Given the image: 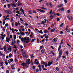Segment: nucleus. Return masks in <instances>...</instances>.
I'll list each match as a JSON object with an SVG mask.
<instances>
[{
  "instance_id": "1",
  "label": "nucleus",
  "mask_w": 73,
  "mask_h": 73,
  "mask_svg": "<svg viewBox=\"0 0 73 73\" xmlns=\"http://www.w3.org/2000/svg\"><path fill=\"white\" fill-rule=\"evenodd\" d=\"M62 50H60L59 51V58H60L61 57V55L62 54Z\"/></svg>"
},
{
  "instance_id": "2",
  "label": "nucleus",
  "mask_w": 73,
  "mask_h": 73,
  "mask_svg": "<svg viewBox=\"0 0 73 73\" xmlns=\"http://www.w3.org/2000/svg\"><path fill=\"white\" fill-rule=\"evenodd\" d=\"M30 59H28V60H27L26 61V63L28 65H29L30 64Z\"/></svg>"
},
{
  "instance_id": "3",
  "label": "nucleus",
  "mask_w": 73,
  "mask_h": 73,
  "mask_svg": "<svg viewBox=\"0 0 73 73\" xmlns=\"http://www.w3.org/2000/svg\"><path fill=\"white\" fill-rule=\"evenodd\" d=\"M52 64H53V62L52 61L50 62H48V63L47 66H49L50 65H52Z\"/></svg>"
},
{
  "instance_id": "4",
  "label": "nucleus",
  "mask_w": 73,
  "mask_h": 73,
  "mask_svg": "<svg viewBox=\"0 0 73 73\" xmlns=\"http://www.w3.org/2000/svg\"><path fill=\"white\" fill-rule=\"evenodd\" d=\"M20 11L21 12H22V13H23V14H24V10L23 9V8L21 7Z\"/></svg>"
},
{
  "instance_id": "5",
  "label": "nucleus",
  "mask_w": 73,
  "mask_h": 73,
  "mask_svg": "<svg viewBox=\"0 0 73 73\" xmlns=\"http://www.w3.org/2000/svg\"><path fill=\"white\" fill-rule=\"evenodd\" d=\"M25 38H21V41L22 42H25Z\"/></svg>"
},
{
  "instance_id": "6",
  "label": "nucleus",
  "mask_w": 73,
  "mask_h": 73,
  "mask_svg": "<svg viewBox=\"0 0 73 73\" xmlns=\"http://www.w3.org/2000/svg\"><path fill=\"white\" fill-rule=\"evenodd\" d=\"M23 57H24V58H25V57H27V56H26V52H24L23 54Z\"/></svg>"
},
{
  "instance_id": "7",
  "label": "nucleus",
  "mask_w": 73,
  "mask_h": 73,
  "mask_svg": "<svg viewBox=\"0 0 73 73\" xmlns=\"http://www.w3.org/2000/svg\"><path fill=\"white\" fill-rule=\"evenodd\" d=\"M10 40V38H6V41L7 42H9V40Z\"/></svg>"
},
{
  "instance_id": "8",
  "label": "nucleus",
  "mask_w": 73,
  "mask_h": 73,
  "mask_svg": "<svg viewBox=\"0 0 73 73\" xmlns=\"http://www.w3.org/2000/svg\"><path fill=\"white\" fill-rule=\"evenodd\" d=\"M38 67L39 68V69L40 72H41V66L40 65V64H39L38 66Z\"/></svg>"
},
{
  "instance_id": "9",
  "label": "nucleus",
  "mask_w": 73,
  "mask_h": 73,
  "mask_svg": "<svg viewBox=\"0 0 73 73\" xmlns=\"http://www.w3.org/2000/svg\"><path fill=\"white\" fill-rule=\"evenodd\" d=\"M21 35L20 36H24L25 35V33L24 32H22L20 33Z\"/></svg>"
},
{
  "instance_id": "10",
  "label": "nucleus",
  "mask_w": 73,
  "mask_h": 73,
  "mask_svg": "<svg viewBox=\"0 0 73 73\" xmlns=\"http://www.w3.org/2000/svg\"><path fill=\"white\" fill-rule=\"evenodd\" d=\"M4 50L5 52H7V47H6V46L5 45L4 46Z\"/></svg>"
},
{
  "instance_id": "11",
  "label": "nucleus",
  "mask_w": 73,
  "mask_h": 73,
  "mask_svg": "<svg viewBox=\"0 0 73 73\" xmlns=\"http://www.w3.org/2000/svg\"><path fill=\"white\" fill-rule=\"evenodd\" d=\"M6 11L7 12V14H11L12 13V12H11V11Z\"/></svg>"
},
{
  "instance_id": "12",
  "label": "nucleus",
  "mask_w": 73,
  "mask_h": 73,
  "mask_svg": "<svg viewBox=\"0 0 73 73\" xmlns=\"http://www.w3.org/2000/svg\"><path fill=\"white\" fill-rule=\"evenodd\" d=\"M61 45H60L59 46L58 48V51H60V49H61Z\"/></svg>"
},
{
  "instance_id": "13",
  "label": "nucleus",
  "mask_w": 73,
  "mask_h": 73,
  "mask_svg": "<svg viewBox=\"0 0 73 73\" xmlns=\"http://www.w3.org/2000/svg\"><path fill=\"white\" fill-rule=\"evenodd\" d=\"M35 64V65H38L39 64V62L38 61H37L36 62H34Z\"/></svg>"
},
{
  "instance_id": "14",
  "label": "nucleus",
  "mask_w": 73,
  "mask_h": 73,
  "mask_svg": "<svg viewBox=\"0 0 73 73\" xmlns=\"http://www.w3.org/2000/svg\"><path fill=\"white\" fill-rule=\"evenodd\" d=\"M7 50H10V52H11V51L12 50V49L11 48V47H10L8 48L7 49Z\"/></svg>"
},
{
  "instance_id": "15",
  "label": "nucleus",
  "mask_w": 73,
  "mask_h": 73,
  "mask_svg": "<svg viewBox=\"0 0 73 73\" xmlns=\"http://www.w3.org/2000/svg\"><path fill=\"white\" fill-rule=\"evenodd\" d=\"M56 41H57V40H56V38H54L52 40L53 42H55Z\"/></svg>"
},
{
  "instance_id": "16",
  "label": "nucleus",
  "mask_w": 73,
  "mask_h": 73,
  "mask_svg": "<svg viewBox=\"0 0 73 73\" xmlns=\"http://www.w3.org/2000/svg\"><path fill=\"white\" fill-rule=\"evenodd\" d=\"M4 63H3V62H1L0 63V66H2L3 65Z\"/></svg>"
},
{
  "instance_id": "17",
  "label": "nucleus",
  "mask_w": 73,
  "mask_h": 73,
  "mask_svg": "<svg viewBox=\"0 0 73 73\" xmlns=\"http://www.w3.org/2000/svg\"><path fill=\"white\" fill-rule=\"evenodd\" d=\"M25 38H26L25 39V40L26 41V40H29V38L28 37H25Z\"/></svg>"
},
{
  "instance_id": "18",
  "label": "nucleus",
  "mask_w": 73,
  "mask_h": 73,
  "mask_svg": "<svg viewBox=\"0 0 73 73\" xmlns=\"http://www.w3.org/2000/svg\"><path fill=\"white\" fill-rule=\"evenodd\" d=\"M68 28H69V27L68 26H67L66 27V30L67 32H70V31H68Z\"/></svg>"
},
{
  "instance_id": "19",
  "label": "nucleus",
  "mask_w": 73,
  "mask_h": 73,
  "mask_svg": "<svg viewBox=\"0 0 73 73\" xmlns=\"http://www.w3.org/2000/svg\"><path fill=\"white\" fill-rule=\"evenodd\" d=\"M21 65L22 66H25V65H26V64L24 63H22L21 64Z\"/></svg>"
},
{
  "instance_id": "20",
  "label": "nucleus",
  "mask_w": 73,
  "mask_h": 73,
  "mask_svg": "<svg viewBox=\"0 0 73 73\" xmlns=\"http://www.w3.org/2000/svg\"><path fill=\"white\" fill-rule=\"evenodd\" d=\"M37 32L38 33H40L42 34L43 33H42V30H40V31H38Z\"/></svg>"
},
{
  "instance_id": "21",
  "label": "nucleus",
  "mask_w": 73,
  "mask_h": 73,
  "mask_svg": "<svg viewBox=\"0 0 73 73\" xmlns=\"http://www.w3.org/2000/svg\"><path fill=\"white\" fill-rule=\"evenodd\" d=\"M1 37H5L6 35L5 34L4 35L3 34H1Z\"/></svg>"
},
{
  "instance_id": "22",
  "label": "nucleus",
  "mask_w": 73,
  "mask_h": 73,
  "mask_svg": "<svg viewBox=\"0 0 73 73\" xmlns=\"http://www.w3.org/2000/svg\"><path fill=\"white\" fill-rule=\"evenodd\" d=\"M33 55H34V54H31L30 55L31 56V58H33L34 57V56H33Z\"/></svg>"
},
{
  "instance_id": "23",
  "label": "nucleus",
  "mask_w": 73,
  "mask_h": 73,
  "mask_svg": "<svg viewBox=\"0 0 73 73\" xmlns=\"http://www.w3.org/2000/svg\"><path fill=\"white\" fill-rule=\"evenodd\" d=\"M11 5H13L14 7H16V5L15 3H12Z\"/></svg>"
},
{
  "instance_id": "24",
  "label": "nucleus",
  "mask_w": 73,
  "mask_h": 73,
  "mask_svg": "<svg viewBox=\"0 0 73 73\" xmlns=\"http://www.w3.org/2000/svg\"><path fill=\"white\" fill-rule=\"evenodd\" d=\"M55 30V29H52L51 30V32H54V31Z\"/></svg>"
},
{
  "instance_id": "25",
  "label": "nucleus",
  "mask_w": 73,
  "mask_h": 73,
  "mask_svg": "<svg viewBox=\"0 0 73 73\" xmlns=\"http://www.w3.org/2000/svg\"><path fill=\"white\" fill-rule=\"evenodd\" d=\"M12 27H13L15 26V22H13L12 23Z\"/></svg>"
},
{
  "instance_id": "26",
  "label": "nucleus",
  "mask_w": 73,
  "mask_h": 73,
  "mask_svg": "<svg viewBox=\"0 0 73 73\" xmlns=\"http://www.w3.org/2000/svg\"><path fill=\"white\" fill-rule=\"evenodd\" d=\"M40 12H41V13H44L45 11H44L42 10L41 9V10H40Z\"/></svg>"
},
{
  "instance_id": "27",
  "label": "nucleus",
  "mask_w": 73,
  "mask_h": 73,
  "mask_svg": "<svg viewBox=\"0 0 73 73\" xmlns=\"http://www.w3.org/2000/svg\"><path fill=\"white\" fill-rule=\"evenodd\" d=\"M9 60L11 62H12L13 61V59H9Z\"/></svg>"
},
{
  "instance_id": "28",
  "label": "nucleus",
  "mask_w": 73,
  "mask_h": 73,
  "mask_svg": "<svg viewBox=\"0 0 73 73\" xmlns=\"http://www.w3.org/2000/svg\"><path fill=\"white\" fill-rule=\"evenodd\" d=\"M56 69L57 71H58V70H59V68H58V67H56Z\"/></svg>"
},
{
  "instance_id": "29",
  "label": "nucleus",
  "mask_w": 73,
  "mask_h": 73,
  "mask_svg": "<svg viewBox=\"0 0 73 73\" xmlns=\"http://www.w3.org/2000/svg\"><path fill=\"white\" fill-rule=\"evenodd\" d=\"M15 24L16 27H17V26H18V25H19V24H18V23L17 22H16L15 23Z\"/></svg>"
},
{
  "instance_id": "30",
  "label": "nucleus",
  "mask_w": 73,
  "mask_h": 73,
  "mask_svg": "<svg viewBox=\"0 0 73 73\" xmlns=\"http://www.w3.org/2000/svg\"><path fill=\"white\" fill-rule=\"evenodd\" d=\"M32 36H33V33H31V35L30 36L31 38H33V37H32Z\"/></svg>"
},
{
  "instance_id": "31",
  "label": "nucleus",
  "mask_w": 73,
  "mask_h": 73,
  "mask_svg": "<svg viewBox=\"0 0 73 73\" xmlns=\"http://www.w3.org/2000/svg\"><path fill=\"white\" fill-rule=\"evenodd\" d=\"M62 5H63L62 4L59 5H58V7H62Z\"/></svg>"
},
{
  "instance_id": "32",
  "label": "nucleus",
  "mask_w": 73,
  "mask_h": 73,
  "mask_svg": "<svg viewBox=\"0 0 73 73\" xmlns=\"http://www.w3.org/2000/svg\"><path fill=\"white\" fill-rule=\"evenodd\" d=\"M66 54L67 56H68V54H69V52L68 51H66Z\"/></svg>"
},
{
  "instance_id": "33",
  "label": "nucleus",
  "mask_w": 73,
  "mask_h": 73,
  "mask_svg": "<svg viewBox=\"0 0 73 73\" xmlns=\"http://www.w3.org/2000/svg\"><path fill=\"white\" fill-rule=\"evenodd\" d=\"M16 13H18V14H19V13H20V11H19V10H18L17 11Z\"/></svg>"
},
{
  "instance_id": "34",
  "label": "nucleus",
  "mask_w": 73,
  "mask_h": 73,
  "mask_svg": "<svg viewBox=\"0 0 73 73\" xmlns=\"http://www.w3.org/2000/svg\"><path fill=\"white\" fill-rule=\"evenodd\" d=\"M14 40H16V35H14Z\"/></svg>"
},
{
  "instance_id": "35",
  "label": "nucleus",
  "mask_w": 73,
  "mask_h": 73,
  "mask_svg": "<svg viewBox=\"0 0 73 73\" xmlns=\"http://www.w3.org/2000/svg\"><path fill=\"white\" fill-rule=\"evenodd\" d=\"M50 19H53V16H52V15H50Z\"/></svg>"
},
{
  "instance_id": "36",
  "label": "nucleus",
  "mask_w": 73,
  "mask_h": 73,
  "mask_svg": "<svg viewBox=\"0 0 73 73\" xmlns=\"http://www.w3.org/2000/svg\"><path fill=\"white\" fill-rule=\"evenodd\" d=\"M35 39H32L31 40V42H34V41H35Z\"/></svg>"
},
{
  "instance_id": "37",
  "label": "nucleus",
  "mask_w": 73,
  "mask_h": 73,
  "mask_svg": "<svg viewBox=\"0 0 73 73\" xmlns=\"http://www.w3.org/2000/svg\"><path fill=\"white\" fill-rule=\"evenodd\" d=\"M5 63L6 65H7L8 64V62L7 61H5Z\"/></svg>"
},
{
  "instance_id": "38",
  "label": "nucleus",
  "mask_w": 73,
  "mask_h": 73,
  "mask_svg": "<svg viewBox=\"0 0 73 73\" xmlns=\"http://www.w3.org/2000/svg\"><path fill=\"white\" fill-rule=\"evenodd\" d=\"M40 8H41V9H44V10H46V8H45L44 7H40Z\"/></svg>"
},
{
  "instance_id": "39",
  "label": "nucleus",
  "mask_w": 73,
  "mask_h": 73,
  "mask_svg": "<svg viewBox=\"0 0 73 73\" xmlns=\"http://www.w3.org/2000/svg\"><path fill=\"white\" fill-rule=\"evenodd\" d=\"M6 73H9V71L8 70H7L6 71Z\"/></svg>"
},
{
  "instance_id": "40",
  "label": "nucleus",
  "mask_w": 73,
  "mask_h": 73,
  "mask_svg": "<svg viewBox=\"0 0 73 73\" xmlns=\"http://www.w3.org/2000/svg\"><path fill=\"white\" fill-rule=\"evenodd\" d=\"M42 48H43V46H40V49H42Z\"/></svg>"
},
{
  "instance_id": "41",
  "label": "nucleus",
  "mask_w": 73,
  "mask_h": 73,
  "mask_svg": "<svg viewBox=\"0 0 73 73\" xmlns=\"http://www.w3.org/2000/svg\"><path fill=\"white\" fill-rule=\"evenodd\" d=\"M12 56V54L10 53L9 54V57H11Z\"/></svg>"
},
{
  "instance_id": "42",
  "label": "nucleus",
  "mask_w": 73,
  "mask_h": 73,
  "mask_svg": "<svg viewBox=\"0 0 73 73\" xmlns=\"http://www.w3.org/2000/svg\"><path fill=\"white\" fill-rule=\"evenodd\" d=\"M29 28H31V29H33V27H32L31 26H29Z\"/></svg>"
},
{
  "instance_id": "43",
  "label": "nucleus",
  "mask_w": 73,
  "mask_h": 73,
  "mask_svg": "<svg viewBox=\"0 0 73 73\" xmlns=\"http://www.w3.org/2000/svg\"><path fill=\"white\" fill-rule=\"evenodd\" d=\"M67 1H68V0H64V1L65 3H67Z\"/></svg>"
},
{
  "instance_id": "44",
  "label": "nucleus",
  "mask_w": 73,
  "mask_h": 73,
  "mask_svg": "<svg viewBox=\"0 0 73 73\" xmlns=\"http://www.w3.org/2000/svg\"><path fill=\"white\" fill-rule=\"evenodd\" d=\"M22 5V3H20L18 5V6H20V7H21Z\"/></svg>"
},
{
  "instance_id": "45",
  "label": "nucleus",
  "mask_w": 73,
  "mask_h": 73,
  "mask_svg": "<svg viewBox=\"0 0 73 73\" xmlns=\"http://www.w3.org/2000/svg\"><path fill=\"white\" fill-rule=\"evenodd\" d=\"M41 53H44V50H43V49H42L41 50Z\"/></svg>"
},
{
  "instance_id": "46",
  "label": "nucleus",
  "mask_w": 73,
  "mask_h": 73,
  "mask_svg": "<svg viewBox=\"0 0 73 73\" xmlns=\"http://www.w3.org/2000/svg\"><path fill=\"white\" fill-rule=\"evenodd\" d=\"M25 25H26V26H28V25H29L28 24L26 23H25Z\"/></svg>"
},
{
  "instance_id": "47",
  "label": "nucleus",
  "mask_w": 73,
  "mask_h": 73,
  "mask_svg": "<svg viewBox=\"0 0 73 73\" xmlns=\"http://www.w3.org/2000/svg\"><path fill=\"white\" fill-rule=\"evenodd\" d=\"M37 43H39V39H38V38H37Z\"/></svg>"
},
{
  "instance_id": "48",
  "label": "nucleus",
  "mask_w": 73,
  "mask_h": 73,
  "mask_svg": "<svg viewBox=\"0 0 73 73\" xmlns=\"http://www.w3.org/2000/svg\"><path fill=\"white\" fill-rule=\"evenodd\" d=\"M12 32L13 33H14V29L12 28Z\"/></svg>"
},
{
  "instance_id": "49",
  "label": "nucleus",
  "mask_w": 73,
  "mask_h": 73,
  "mask_svg": "<svg viewBox=\"0 0 73 73\" xmlns=\"http://www.w3.org/2000/svg\"><path fill=\"white\" fill-rule=\"evenodd\" d=\"M7 6L8 7V8H10L11 7V5L9 4H8L7 5Z\"/></svg>"
},
{
  "instance_id": "50",
  "label": "nucleus",
  "mask_w": 73,
  "mask_h": 73,
  "mask_svg": "<svg viewBox=\"0 0 73 73\" xmlns=\"http://www.w3.org/2000/svg\"><path fill=\"white\" fill-rule=\"evenodd\" d=\"M47 32H48V31H46V30H44V33H47Z\"/></svg>"
},
{
  "instance_id": "51",
  "label": "nucleus",
  "mask_w": 73,
  "mask_h": 73,
  "mask_svg": "<svg viewBox=\"0 0 73 73\" xmlns=\"http://www.w3.org/2000/svg\"><path fill=\"white\" fill-rule=\"evenodd\" d=\"M0 49L1 50H3V48H1V47H0Z\"/></svg>"
},
{
  "instance_id": "52",
  "label": "nucleus",
  "mask_w": 73,
  "mask_h": 73,
  "mask_svg": "<svg viewBox=\"0 0 73 73\" xmlns=\"http://www.w3.org/2000/svg\"><path fill=\"white\" fill-rule=\"evenodd\" d=\"M67 18L69 20H70V17L68 16V17H67Z\"/></svg>"
},
{
  "instance_id": "53",
  "label": "nucleus",
  "mask_w": 73,
  "mask_h": 73,
  "mask_svg": "<svg viewBox=\"0 0 73 73\" xmlns=\"http://www.w3.org/2000/svg\"><path fill=\"white\" fill-rule=\"evenodd\" d=\"M60 58V57H58L56 60V61H58V59Z\"/></svg>"
},
{
  "instance_id": "54",
  "label": "nucleus",
  "mask_w": 73,
  "mask_h": 73,
  "mask_svg": "<svg viewBox=\"0 0 73 73\" xmlns=\"http://www.w3.org/2000/svg\"><path fill=\"white\" fill-rule=\"evenodd\" d=\"M20 20L21 21H23V19H22V18H20Z\"/></svg>"
},
{
  "instance_id": "55",
  "label": "nucleus",
  "mask_w": 73,
  "mask_h": 73,
  "mask_svg": "<svg viewBox=\"0 0 73 73\" xmlns=\"http://www.w3.org/2000/svg\"><path fill=\"white\" fill-rule=\"evenodd\" d=\"M47 20L46 19H44V23H46V22Z\"/></svg>"
},
{
  "instance_id": "56",
  "label": "nucleus",
  "mask_w": 73,
  "mask_h": 73,
  "mask_svg": "<svg viewBox=\"0 0 73 73\" xmlns=\"http://www.w3.org/2000/svg\"><path fill=\"white\" fill-rule=\"evenodd\" d=\"M5 22L3 21V25H4V24H5Z\"/></svg>"
},
{
  "instance_id": "57",
  "label": "nucleus",
  "mask_w": 73,
  "mask_h": 73,
  "mask_svg": "<svg viewBox=\"0 0 73 73\" xmlns=\"http://www.w3.org/2000/svg\"><path fill=\"white\" fill-rule=\"evenodd\" d=\"M9 47H11V46H10L9 45H7V48H9Z\"/></svg>"
},
{
  "instance_id": "58",
  "label": "nucleus",
  "mask_w": 73,
  "mask_h": 73,
  "mask_svg": "<svg viewBox=\"0 0 73 73\" xmlns=\"http://www.w3.org/2000/svg\"><path fill=\"white\" fill-rule=\"evenodd\" d=\"M52 10H51L50 11V14H52Z\"/></svg>"
},
{
  "instance_id": "59",
  "label": "nucleus",
  "mask_w": 73,
  "mask_h": 73,
  "mask_svg": "<svg viewBox=\"0 0 73 73\" xmlns=\"http://www.w3.org/2000/svg\"><path fill=\"white\" fill-rule=\"evenodd\" d=\"M41 23H42V24H43L45 23V22H44V21H42L41 22Z\"/></svg>"
},
{
  "instance_id": "60",
  "label": "nucleus",
  "mask_w": 73,
  "mask_h": 73,
  "mask_svg": "<svg viewBox=\"0 0 73 73\" xmlns=\"http://www.w3.org/2000/svg\"><path fill=\"white\" fill-rule=\"evenodd\" d=\"M17 42L18 44H19V43H20V40H18L17 41Z\"/></svg>"
},
{
  "instance_id": "61",
  "label": "nucleus",
  "mask_w": 73,
  "mask_h": 73,
  "mask_svg": "<svg viewBox=\"0 0 73 73\" xmlns=\"http://www.w3.org/2000/svg\"><path fill=\"white\" fill-rule=\"evenodd\" d=\"M47 64H45V66L46 68V67H47Z\"/></svg>"
},
{
  "instance_id": "62",
  "label": "nucleus",
  "mask_w": 73,
  "mask_h": 73,
  "mask_svg": "<svg viewBox=\"0 0 73 73\" xmlns=\"http://www.w3.org/2000/svg\"><path fill=\"white\" fill-rule=\"evenodd\" d=\"M50 5L51 7H52V4H51V3H50Z\"/></svg>"
},
{
  "instance_id": "63",
  "label": "nucleus",
  "mask_w": 73,
  "mask_h": 73,
  "mask_svg": "<svg viewBox=\"0 0 73 73\" xmlns=\"http://www.w3.org/2000/svg\"><path fill=\"white\" fill-rule=\"evenodd\" d=\"M64 25V24L62 23L60 25V27H62V26Z\"/></svg>"
},
{
  "instance_id": "64",
  "label": "nucleus",
  "mask_w": 73,
  "mask_h": 73,
  "mask_svg": "<svg viewBox=\"0 0 73 73\" xmlns=\"http://www.w3.org/2000/svg\"><path fill=\"white\" fill-rule=\"evenodd\" d=\"M8 23H7L5 25V26L6 27H7L8 26Z\"/></svg>"
}]
</instances>
